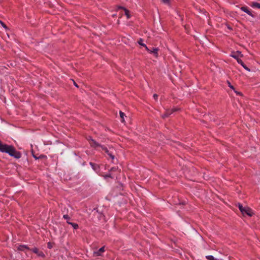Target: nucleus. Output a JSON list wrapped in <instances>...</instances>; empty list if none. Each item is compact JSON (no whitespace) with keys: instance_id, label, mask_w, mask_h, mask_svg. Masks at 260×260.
Instances as JSON below:
<instances>
[{"instance_id":"f257e3e1","label":"nucleus","mask_w":260,"mask_h":260,"mask_svg":"<svg viewBox=\"0 0 260 260\" xmlns=\"http://www.w3.org/2000/svg\"><path fill=\"white\" fill-rule=\"evenodd\" d=\"M0 152L8 153L10 156L19 159L21 156V153L17 151L15 147L11 145L3 144L0 140Z\"/></svg>"},{"instance_id":"f03ea898","label":"nucleus","mask_w":260,"mask_h":260,"mask_svg":"<svg viewBox=\"0 0 260 260\" xmlns=\"http://www.w3.org/2000/svg\"><path fill=\"white\" fill-rule=\"evenodd\" d=\"M87 140L89 141L90 146L95 149L98 147L102 148L103 145H101L100 143L97 142L95 140L93 139L91 136H89L87 138Z\"/></svg>"},{"instance_id":"7ed1b4c3","label":"nucleus","mask_w":260,"mask_h":260,"mask_svg":"<svg viewBox=\"0 0 260 260\" xmlns=\"http://www.w3.org/2000/svg\"><path fill=\"white\" fill-rule=\"evenodd\" d=\"M241 213L243 215H247L250 217L253 215L252 210L248 207H245L241 211Z\"/></svg>"},{"instance_id":"20e7f679","label":"nucleus","mask_w":260,"mask_h":260,"mask_svg":"<svg viewBox=\"0 0 260 260\" xmlns=\"http://www.w3.org/2000/svg\"><path fill=\"white\" fill-rule=\"evenodd\" d=\"M31 251L36 254L38 256L44 257L45 254L42 250H39L37 247H34L30 249Z\"/></svg>"},{"instance_id":"39448f33","label":"nucleus","mask_w":260,"mask_h":260,"mask_svg":"<svg viewBox=\"0 0 260 260\" xmlns=\"http://www.w3.org/2000/svg\"><path fill=\"white\" fill-rule=\"evenodd\" d=\"M240 9L242 11H243L245 13H246V14H247L248 15H249L251 17H252V18L255 17V16L254 14H252L251 11L248 9V8L247 7H246V6L241 7L240 8Z\"/></svg>"},{"instance_id":"423d86ee","label":"nucleus","mask_w":260,"mask_h":260,"mask_svg":"<svg viewBox=\"0 0 260 260\" xmlns=\"http://www.w3.org/2000/svg\"><path fill=\"white\" fill-rule=\"evenodd\" d=\"M105 152V153H106L107 154V155L112 159H114V158H115V156L113 154V153L111 152H110L108 148L107 147H106L105 146H103L101 148Z\"/></svg>"},{"instance_id":"0eeeda50","label":"nucleus","mask_w":260,"mask_h":260,"mask_svg":"<svg viewBox=\"0 0 260 260\" xmlns=\"http://www.w3.org/2000/svg\"><path fill=\"white\" fill-rule=\"evenodd\" d=\"M118 9L123 10L124 11V14L126 15L127 18V19L130 18L131 15L129 13V11L128 9H127L126 8H125V7H122V6H118Z\"/></svg>"},{"instance_id":"6e6552de","label":"nucleus","mask_w":260,"mask_h":260,"mask_svg":"<svg viewBox=\"0 0 260 260\" xmlns=\"http://www.w3.org/2000/svg\"><path fill=\"white\" fill-rule=\"evenodd\" d=\"M89 165H90V166L91 167L92 169L94 171H95L96 172H98V171H100V166L99 165L94 164V163L92 162H89Z\"/></svg>"},{"instance_id":"1a4fd4ad","label":"nucleus","mask_w":260,"mask_h":260,"mask_svg":"<svg viewBox=\"0 0 260 260\" xmlns=\"http://www.w3.org/2000/svg\"><path fill=\"white\" fill-rule=\"evenodd\" d=\"M159 49L158 48H152V49H150V52H149V53L150 54H154V56L156 57H157L158 56V51Z\"/></svg>"},{"instance_id":"9d476101","label":"nucleus","mask_w":260,"mask_h":260,"mask_svg":"<svg viewBox=\"0 0 260 260\" xmlns=\"http://www.w3.org/2000/svg\"><path fill=\"white\" fill-rule=\"evenodd\" d=\"M172 114V113L170 109H167L166 110L165 112L161 115V117L164 119L166 118L167 117H168Z\"/></svg>"},{"instance_id":"9b49d317","label":"nucleus","mask_w":260,"mask_h":260,"mask_svg":"<svg viewBox=\"0 0 260 260\" xmlns=\"http://www.w3.org/2000/svg\"><path fill=\"white\" fill-rule=\"evenodd\" d=\"M25 249L30 250V248L26 245H20L18 247V250L19 251H24Z\"/></svg>"},{"instance_id":"f8f14e48","label":"nucleus","mask_w":260,"mask_h":260,"mask_svg":"<svg viewBox=\"0 0 260 260\" xmlns=\"http://www.w3.org/2000/svg\"><path fill=\"white\" fill-rule=\"evenodd\" d=\"M239 55H240L241 56H243V55L241 54V52L238 51L235 53V54L232 55L231 56L236 59L238 61V60H239L241 59L239 58Z\"/></svg>"},{"instance_id":"ddd939ff","label":"nucleus","mask_w":260,"mask_h":260,"mask_svg":"<svg viewBox=\"0 0 260 260\" xmlns=\"http://www.w3.org/2000/svg\"><path fill=\"white\" fill-rule=\"evenodd\" d=\"M238 63L240 64H241L243 68L245 69L246 70L248 71V72H250V70L249 68H248L245 64L243 62V61L240 59L239 60H238Z\"/></svg>"},{"instance_id":"4468645a","label":"nucleus","mask_w":260,"mask_h":260,"mask_svg":"<svg viewBox=\"0 0 260 260\" xmlns=\"http://www.w3.org/2000/svg\"><path fill=\"white\" fill-rule=\"evenodd\" d=\"M67 223L69 224H70L72 226V227L74 228V229L77 230L79 228V225L76 223L71 222L70 221H67Z\"/></svg>"},{"instance_id":"2eb2a0df","label":"nucleus","mask_w":260,"mask_h":260,"mask_svg":"<svg viewBox=\"0 0 260 260\" xmlns=\"http://www.w3.org/2000/svg\"><path fill=\"white\" fill-rule=\"evenodd\" d=\"M105 251V247L103 246L100 248L97 252H95L94 253L96 255H100L102 252H103Z\"/></svg>"},{"instance_id":"dca6fc26","label":"nucleus","mask_w":260,"mask_h":260,"mask_svg":"<svg viewBox=\"0 0 260 260\" xmlns=\"http://www.w3.org/2000/svg\"><path fill=\"white\" fill-rule=\"evenodd\" d=\"M250 6L252 8L260 9V4L257 2H252L250 5Z\"/></svg>"},{"instance_id":"f3484780","label":"nucleus","mask_w":260,"mask_h":260,"mask_svg":"<svg viewBox=\"0 0 260 260\" xmlns=\"http://www.w3.org/2000/svg\"><path fill=\"white\" fill-rule=\"evenodd\" d=\"M119 114H120V117L121 119V121L122 122H124V117L125 116V114L122 112V111H120L119 112Z\"/></svg>"},{"instance_id":"a211bd4d","label":"nucleus","mask_w":260,"mask_h":260,"mask_svg":"<svg viewBox=\"0 0 260 260\" xmlns=\"http://www.w3.org/2000/svg\"><path fill=\"white\" fill-rule=\"evenodd\" d=\"M138 43L140 45H141V46H143V47H146V45L145 44L143 43V39H142V38H140V39H139V40H138Z\"/></svg>"},{"instance_id":"6ab92c4d","label":"nucleus","mask_w":260,"mask_h":260,"mask_svg":"<svg viewBox=\"0 0 260 260\" xmlns=\"http://www.w3.org/2000/svg\"><path fill=\"white\" fill-rule=\"evenodd\" d=\"M61 211H62V213H64V214H68V212H69V210H68V209L67 207H64L62 209Z\"/></svg>"},{"instance_id":"aec40b11","label":"nucleus","mask_w":260,"mask_h":260,"mask_svg":"<svg viewBox=\"0 0 260 260\" xmlns=\"http://www.w3.org/2000/svg\"><path fill=\"white\" fill-rule=\"evenodd\" d=\"M228 86L232 90H235V87L231 84V82L229 81H226Z\"/></svg>"},{"instance_id":"412c9836","label":"nucleus","mask_w":260,"mask_h":260,"mask_svg":"<svg viewBox=\"0 0 260 260\" xmlns=\"http://www.w3.org/2000/svg\"><path fill=\"white\" fill-rule=\"evenodd\" d=\"M63 218L64 219H66L67 220V221H70V220L71 219L70 217L68 215V214H64L63 215Z\"/></svg>"},{"instance_id":"4be33fe9","label":"nucleus","mask_w":260,"mask_h":260,"mask_svg":"<svg viewBox=\"0 0 260 260\" xmlns=\"http://www.w3.org/2000/svg\"><path fill=\"white\" fill-rule=\"evenodd\" d=\"M105 179H107L108 178H113V177L112 176L111 174L110 173L107 174L103 176Z\"/></svg>"},{"instance_id":"5701e85b","label":"nucleus","mask_w":260,"mask_h":260,"mask_svg":"<svg viewBox=\"0 0 260 260\" xmlns=\"http://www.w3.org/2000/svg\"><path fill=\"white\" fill-rule=\"evenodd\" d=\"M206 258L208 260H215L212 255H207L206 256Z\"/></svg>"},{"instance_id":"b1692460","label":"nucleus","mask_w":260,"mask_h":260,"mask_svg":"<svg viewBox=\"0 0 260 260\" xmlns=\"http://www.w3.org/2000/svg\"><path fill=\"white\" fill-rule=\"evenodd\" d=\"M238 208L240 210L241 212L242 211V210H243V208H244L243 207V206L240 203L238 204Z\"/></svg>"},{"instance_id":"393cba45","label":"nucleus","mask_w":260,"mask_h":260,"mask_svg":"<svg viewBox=\"0 0 260 260\" xmlns=\"http://www.w3.org/2000/svg\"><path fill=\"white\" fill-rule=\"evenodd\" d=\"M179 110V109L177 108H173L172 109H170L172 114L175 112L178 111Z\"/></svg>"},{"instance_id":"a878e982","label":"nucleus","mask_w":260,"mask_h":260,"mask_svg":"<svg viewBox=\"0 0 260 260\" xmlns=\"http://www.w3.org/2000/svg\"><path fill=\"white\" fill-rule=\"evenodd\" d=\"M47 157L46 155H44V154H41L39 156V159H47Z\"/></svg>"},{"instance_id":"bb28decb","label":"nucleus","mask_w":260,"mask_h":260,"mask_svg":"<svg viewBox=\"0 0 260 260\" xmlns=\"http://www.w3.org/2000/svg\"><path fill=\"white\" fill-rule=\"evenodd\" d=\"M47 247L49 249H51L53 247L52 243L49 242L47 243Z\"/></svg>"},{"instance_id":"cd10ccee","label":"nucleus","mask_w":260,"mask_h":260,"mask_svg":"<svg viewBox=\"0 0 260 260\" xmlns=\"http://www.w3.org/2000/svg\"><path fill=\"white\" fill-rule=\"evenodd\" d=\"M0 23H1L2 25L4 28H5L6 29L8 28L7 25L2 21L0 20Z\"/></svg>"},{"instance_id":"c85d7f7f","label":"nucleus","mask_w":260,"mask_h":260,"mask_svg":"<svg viewBox=\"0 0 260 260\" xmlns=\"http://www.w3.org/2000/svg\"><path fill=\"white\" fill-rule=\"evenodd\" d=\"M226 26L229 29H230V30L233 29L232 27L229 24H226Z\"/></svg>"},{"instance_id":"c756f323","label":"nucleus","mask_w":260,"mask_h":260,"mask_svg":"<svg viewBox=\"0 0 260 260\" xmlns=\"http://www.w3.org/2000/svg\"><path fill=\"white\" fill-rule=\"evenodd\" d=\"M117 170V168L115 167H112L110 169L109 171H115Z\"/></svg>"},{"instance_id":"7c9ffc66","label":"nucleus","mask_w":260,"mask_h":260,"mask_svg":"<svg viewBox=\"0 0 260 260\" xmlns=\"http://www.w3.org/2000/svg\"><path fill=\"white\" fill-rule=\"evenodd\" d=\"M234 92H235L237 95H242V94L241 92H238V91H236L235 89V90H234Z\"/></svg>"},{"instance_id":"2f4dec72","label":"nucleus","mask_w":260,"mask_h":260,"mask_svg":"<svg viewBox=\"0 0 260 260\" xmlns=\"http://www.w3.org/2000/svg\"><path fill=\"white\" fill-rule=\"evenodd\" d=\"M234 92H235L237 95H242V94L241 92H238V91H236L235 89V90H234Z\"/></svg>"},{"instance_id":"473e14b6","label":"nucleus","mask_w":260,"mask_h":260,"mask_svg":"<svg viewBox=\"0 0 260 260\" xmlns=\"http://www.w3.org/2000/svg\"><path fill=\"white\" fill-rule=\"evenodd\" d=\"M153 98L155 100H157L158 98V95L157 94H154Z\"/></svg>"},{"instance_id":"72a5a7b5","label":"nucleus","mask_w":260,"mask_h":260,"mask_svg":"<svg viewBox=\"0 0 260 260\" xmlns=\"http://www.w3.org/2000/svg\"><path fill=\"white\" fill-rule=\"evenodd\" d=\"M32 156H33V157L35 159H39V156L38 157L37 155L32 154Z\"/></svg>"},{"instance_id":"f704fd0d","label":"nucleus","mask_w":260,"mask_h":260,"mask_svg":"<svg viewBox=\"0 0 260 260\" xmlns=\"http://www.w3.org/2000/svg\"><path fill=\"white\" fill-rule=\"evenodd\" d=\"M162 2H164L165 4L169 3V0H161Z\"/></svg>"},{"instance_id":"c9c22d12","label":"nucleus","mask_w":260,"mask_h":260,"mask_svg":"<svg viewBox=\"0 0 260 260\" xmlns=\"http://www.w3.org/2000/svg\"><path fill=\"white\" fill-rule=\"evenodd\" d=\"M146 50L149 53L150 52V49L148 48V47L146 45V47H144Z\"/></svg>"},{"instance_id":"e433bc0d","label":"nucleus","mask_w":260,"mask_h":260,"mask_svg":"<svg viewBox=\"0 0 260 260\" xmlns=\"http://www.w3.org/2000/svg\"><path fill=\"white\" fill-rule=\"evenodd\" d=\"M82 166H85L86 165V163L85 161H84L82 164Z\"/></svg>"},{"instance_id":"4c0bfd02","label":"nucleus","mask_w":260,"mask_h":260,"mask_svg":"<svg viewBox=\"0 0 260 260\" xmlns=\"http://www.w3.org/2000/svg\"><path fill=\"white\" fill-rule=\"evenodd\" d=\"M74 82L75 86H76V87H78L77 84L75 81Z\"/></svg>"}]
</instances>
